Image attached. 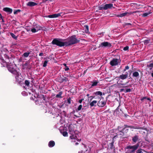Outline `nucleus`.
<instances>
[{
    "label": "nucleus",
    "instance_id": "nucleus-1",
    "mask_svg": "<svg viewBox=\"0 0 153 153\" xmlns=\"http://www.w3.org/2000/svg\"><path fill=\"white\" fill-rule=\"evenodd\" d=\"M65 39V46H69L77 44L80 42L79 40L76 38L75 35L72 36Z\"/></svg>",
    "mask_w": 153,
    "mask_h": 153
},
{
    "label": "nucleus",
    "instance_id": "nucleus-2",
    "mask_svg": "<svg viewBox=\"0 0 153 153\" xmlns=\"http://www.w3.org/2000/svg\"><path fill=\"white\" fill-rule=\"evenodd\" d=\"M51 44L60 47L65 46V39H54L52 41Z\"/></svg>",
    "mask_w": 153,
    "mask_h": 153
},
{
    "label": "nucleus",
    "instance_id": "nucleus-3",
    "mask_svg": "<svg viewBox=\"0 0 153 153\" xmlns=\"http://www.w3.org/2000/svg\"><path fill=\"white\" fill-rule=\"evenodd\" d=\"M138 143L134 145H129L126 146V149L128 150L125 153H135V151L138 149L139 146Z\"/></svg>",
    "mask_w": 153,
    "mask_h": 153
},
{
    "label": "nucleus",
    "instance_id": "nucleus-4",
    "mask_svg": "<svg viewBox=\"0 0 153 153\" xmlns=\"http://www.w3.org/2000/svg\"><path fill=\"white\" fill-rule=\"evenodd\" d=\"M129 130L128 129L123 128L121 130L118 132V137L121 138H127L128 137V132Z\"/></svg>",
    "mask_w": 153,
    "mask_h": 153
},
{
    "label": "nucleus",
    "instance_id": "nucleus-5",
    "mask_svg": "<svg viewBox=\"0 0 153 153\" xmlns=\"http://www.w3.org/2000/svg\"><path fill=\"white\" fill-rule=\"evenodd\" d=\"M111 46V44L110 43L107 42H104L99 44L98 48L101 47L103 48H109Z\"/></svg>",
    "mask_w": 153,
    "mask_h": 153
},
{
    "label": "nucleus",
    "instance_id": "nucleus-6",
    "mask_svg": "<svg viewBox=\"0 0 153 153\" xmlns=\"http://www.w3.org/2000/svg\"><path fill=\"white\" fill-rule=\"evenodd\" d=\"M106 103V100H105L103 97H101V98L97 103V105L100 107H104Z\"/></svg>",
    "mask_w": 153,
    "mask_h": 153
},
{
    "label": "nucleus",
    "instance_id": "nucleus-7",
    "mask_svg": "<svg viewBox=\"0 0 153 153\" xmlns=\"http://www.w3.org/2000/svg\"><path fill=\"white\" fill-rule=\"evenodd\" d=\"M12 74H13L14 75H15V78L16 79V81L17 82H18V83H19V84L22 82V81H19L18 80V78H19V72H18L16 70H12Z\"/></svg>",
    "mask_w": 153,
    "mask_h": 153
},
{
    "label": "nucleus",
    "instance_id": "nucleus-8",
    "mask_svg": "<svg viewBox=\"0 0 153 153\" xmlns=\"http://www.w3.org/2000/svg\"><path fill=\"white\" fill-rule=\"evenodd\" d=\"M57 79L58 81L60 83H62L64 82H66L68 81V79L63 76H58Z\"/></svg>",
    "mask_w": 153,
    "mask_h": 153
},
{
    "label": "nucleus",
    "instance_id": "nucleus-9",
    "mask_svg": "<svg viewBox=\"0 0 153 153\" xmlns=\"http://www.w3.org/2000/svg\"><path fill=\"white\" fill-rule=\"evenodd\" d=\"M118 59H114L110 61V64L112 66H114L118 65Z\"/></svg>",
    "mask_w": 153,
    "mask_h": 153
},
{
    "label": "nucleus",
    "instance_id": "nucleus-10",
    "mask_svg": "<svg viewBox=\"0 0 153 153\" xmlns=\"http://www.w3.org/2000/svg\"><path fill=\"white\" fill-rule=\"evenodd\" d=\"M132 140L133 144L136 143L137 142L140 140L139 136L137 134H135L133 137H132Z\"/></svg>",
    "mask_w": 153,
    "mask_h": 153
},
{
    "label": "nucleus",
    "instance_id": "nucleus-11",
    "mask_svg": "<svg viewBox=\"0 0 153 153\" xmlns=\"http://www.w3.org/2000/svg\"><path fill=\"white\" fill-rule=\"evenodd\" d=\"M69 133L71 134L75 133L74 127L72 125H69L68 126Z\"/></svg>",
    "mask_w": 153,
    "mask_h": 153
},
{
    "label": "nucleus",
    "instance_id": "nucleus-12",
    "mask_svg": "<svg viewBox=\"0 0 153 153\" xmlns=\"http://www.w3.org/2000/svg\"><path fill=\"white\" fill-rule=\"evenodd\" d=\"M61 16V13H58V14H54L52 15H50L48 16H45V17H48L51 18H57Z\"/></svg>",
    "mask_w": 153,
    "mask_h": 153
},
{
    "label": "nucleus",
    "instance_id": "nucleus-13",
    "mask_svg": "<svg viewBox=\"0 0 153 153\" xmlns=\"http://www.w3.org/2000/svg\"><path fill=\"white\" fill-rule=\"evenodd\" d=\"M3 10L4 11L7 13L8 14H10L13 12V10L12 9L8 7L4 8Z\"/></svg>",
    "mask_w": 153,
    "mask_h": 153
},
{
    "label": "nucleus",
    "instance_id": "nucleus-14",
    "mask_svg": "<svg viewBox=\"0 0 153 153\" xmlns=\"http://www.w3.org/2000/svg\"><path fill=\"white\" fill-rule=\"evenodd\" d=\"M131 128L137 129H142V130H146V128L144 127H140L138 126H131Z\"/></svg>",
    "mask_w": 153,
    "mask_h": 153
},
{
    "label": "nucleus",
    "instance_id": "nucleus-15",
    "mask_svg": "<svg viewBox=\"0 0 153 153\" xmlns=\"http://www.w3.org/2000/svg\"><path fill=\"white\" fill-rule=\"evenodd\" d=\"M37 4L36 3L32 1H29L27 4V5L30 7H33Z\"/></svg>",
    "mask_w": 153,
    "mask_h": 153
},
{
    "label": "nucleus",
    "instance_id": "nucleus-16",
    "mask_svg": "<svg viewBox=\"0 0 153 153\" xmlns=\"http://www.w3.org/2000/svg\"><path fill=\"white\" fill-rule=\"evenodd\" d=\"M113 6V4H106L104 5V8L105 10H106L108 9H111Z\"/></svg>",
    "mask_w": 153,
    "mask_h": 153
},
{
    "label": "nucleus",
    "instance_id": "nucleus-17",
    "mask_svg": "<svg viewBox=\"0 0 153 153\" xmlns=\"http://www.w3.org/2000/svg\"><path fill=\"white\" fill-rule=\"evenodd\" d=\"M131 14V13H128V12H125L123 13H122L119 15H118L117 16V17H122L123 16H125L127 15V14L128 15H130Z\"/></svg>",
    "mask_w": 153,
    "mask_h": 153
},
{
    "label": "nucleus",
    "instance_id": "nucleus-18",
    "mask_svg": "<svg viewBox=\"0 0 153 153\" xmlns=\"http://www.w3.org/2000/svg\"><path fill=\"white\" fill-rule=\"evenodd\" d=\"M55 145V142L52 140L50 141L48 143V146L50 147H52Z\"/></svg>",
    "mask_w": 153,
    "mask_h": 153
},
{
    "label": "nucleus",
    "instance_id": "nucleus-19",
    "mask_svg": "<svg viewBox=\"0 0 153 153\" xmlns=\"http://www.w3.org/2000/svg\"><path fill=\"white\" fill-rule=\"evenodd\" d=\"M34 26V27L37 31L42 30V27L38 25L35 24Z\"/></svg>",
    "mask_w": 153,
    "mask_h": 153
},
{
    "label": "nucleus",
    "instance_id": "nucleus-20",
    "mask_svg": "<svg viewBox=\"0 0 153 153\" xmlns=\"http://www.w3.org/2000/svg\"><path fill=\"white\" fill-rule=\"evenodd\" d=\"M144 152L148 153L144 149H143L140 148L138 149L136 151V153H144Z\"/></svg>",
    "mask_w": 153,
    "mask_h": 153
},
{
    "label": "nucleus",
    "instance_id": "nucleus-21",
    "mask_svg": "<svg viewBox=\"0 0 153 153\" xmlns=\"http://www.w3.org/2000/svg\"><path fill=\"white\" fill-rule=\"evenodd\" d=\"M127 77V74H123L122 75H120L119 77V78L122 79H126Z\"/></svg>",
    "mask_w": 153,
    "mask_h": 153
},
{
    "label": "nucleus",
    "instance_id": "nucleus-22",
    "mask_svg": "<svg viewBox=\"0 0 153 153\" xmlns=\"http://www.w3.org/2000/svg\"><path fill=\"white\" fill-rule=\"evenodd\" d=\"M97 102V101L96 100H93L92 102H90L89 104L90 105L91 107L93 106H96V104Z\"/></svg>",
    "mask_w": 153,
    "mask_h": 153
},
{
    "label": "nucleus",
    "instance_id": "nucleus-23",
    "mask_svg": "<svg viewBox=\"0 0 153 153\" xmlns=\"http://www.w3.org/2000/svg\"><path fill=\"white\" fill-rule=\"evenodd\" d=\"M139 76V73L137 71H135L133 73L132 76L133 77H137Z\"/></svg>",
    "mask_w": 153,
    "mask_h": 153
},
{
    "label": "nucleus",
    "instance_id": "nucleus-24",
    "mask_svg": "<svg viewBox=\"0 0 153 153\" xmlns=\"http://www.w3.org/2000/svg\"><path fill=\"white\" fill-rule=\"evenodd\" d=\"M131 91V89L130 88L127 89L126 90H125L123 88H122L120 89V92L124 91L125 93L130 92Z\"/></svg>",
    "mask_w": 153,
    "mask_h": 153
},
{
    "label": "nucleus",
    "instance_id": "nucleus-25",
    "mask_svg": "<svg viewBox=\"0 0 153 153\" xmlns=\"http://www.w3.org/2000/svg\"><path fill=\"white\" fill-rule=\"evenodd\" d=\"M63 94V92L62 91H60L59 92V94L57 95H56V98H62V95Z\"/></svg>",
    "mask_w": 153,
    "mask_h": 153
},
{
    "label": "nucleus",
    "instance_id": "nucleus-26",
    "mask_svg": "<svg viewBox=\"0 0 153 153\" xmlns=\"http://www.w3.org/2000/svg\"><path fill=\"white\" fill-rule=\"evenodd\" d=\"M91 82L92 83V84L91 86V88L93 87L97 86L99 82L94 81Z\"/></svg>",
    "mask_w": 153,
    "mask_h": 153
},
{
    "label": "nucleus",
    "instance_id": "nucleus-27",
    "mask_svg": "<svg viewBox=\"0 0 153 153\" xmlns=\"http://www.w3.org/2000/svg\"><path fill=\"white\" fill-rule=\"evenodd\" d=\"M94 94L96 95H99L101 96H101L102 95V92H101L100 91H97L95 92L94 93Z\"/></svg>",
    "mask_w": 153,
    "mask_h": 153
},
{
    "label": "nucleus",
    "instance_id": "nucleus-28",
    "mask_svg": "<svg viewBox=\"0 0 153 153\" xmlns=\"http://www.w3.org/2000/svg\"><path fill=\"white\" fill-rule=\"evenodd\" d=\"M84 28L85 29V32L86 33L89 32V27L88 25H85L84 26Z\"/></svg>",
    "mask_w": 153,
    "mask_h": 153
},
{
    "label": "nucleus",
    "instance_id": "nucleus-29",
    "mask_svg": "<svg viewBox=\"0 0 153 153\" xmlns=\"http://www.w3.org/2000/svg\"><path fill=\"white\" fill-rule=\"evenodd\" d=\"M147 67L149 68L150 70H152V68H153V61L152 63H150L149 65H147Z\"/></svg>",
    "mask_w": 153,
    "mask_h": 153
},
{
    "label": "nucleus",
    "instance_id": "nucleus-30",
    "mask_svg": "<svg viewBox=\"0 0 153 153\" xmlns=\"http://www.w3.org/2000/svg\"><path fill=\"white\" fill-rule=\"evenodd\" d=\"M30 53V52H25L23 53V56L25 57H27Z\"/></svg>",
    "mask_w": 153,
    "mask_h": 153
},
{
    "label": "nucleus",
    "instance_id": "nucleus-31",
    "mask_svg": "<svg viewBox=\"0 0 153 153\" xmlns=\"http://www.w3.org/2000/svg\"><path fill=\"white\" fill-rule=\"evenodd\" d=\"M150 42V39H146L144 41V43L145 45H147Z\"/></svg>",
    "mask_w": 153,
    "mask_h": 153
},
{
    "label": "nucleus",
    "instance_id": "nucleus-32",
    "mask_svg": "<svg viewBox=\"0 0 153 153\" xmlns=\"http://www.w3.org/2000/svg\"><path fill=\"white\" fill-rule=\"evenodd\" d=\"M10 35L12 37V38H14L15 39H16L17 38V36H15V35L13 33H10Z\"/></svg>",
    "mask_w": 153,
    "mask_h": 153
},
{
    "label": "nucleus",
    "instance_id": "nucleus-33",
    "mask_svg": "<svg viewBox=\"0 0 153 153\" xmlns=\"http://www.w3.org/2000/svg\"><path fill=\"white\" fill-rule=\"evenodd\" d=\"M61 133L62 134V135L64 137H66L68 136V132L66 131H64L62 132Z\"/></svg>",
    "mask_w": 153,
    "mask_h": 153
},
{
    "label": "nucleus",
    "instance_id": "nucleus-34",
    "mask_svg": "<svg viewBox=\"0 0 153 153\" xmlns=\"http://www.w3.org/2000/svg\"><path fill=\"white\" fill-rule=\"evenodd\" d=\"M71 135L70 136V138L71 139H74L75 140L76 139V138H77V137L76 136H74V134H71Z\"/></svg>",
    "mask_w": 153,
    "mask_h": 153
},
{
    "label": "nucleus",
    "instance_id": "nucleus-35",
    "mask_svg": "<svg viewBox=\"0 0 153 153\" xmlns=\"http://www.w3.org/2000/svg\"><path fill=\"white\" fill-rule=\"evenodd\" d=\"M28 65V62L26 61L25 63L22 65V66L24 68H27V66Z\"/></svg>",
    "mask_w": 153,
    "mask_h": 153
},
{
    "label": "nucleus",
    "instance_id": "nucleus-36",
    "mask_svg": "<svg viewBox=\"0 0 153 153\" xmlns=\"http://www.w3.org/2000/svg\"><path fill=\"white\" fill-rule=\"evenodd\" d=\"M25 84L26 85L29 86L30 85V82L28 80H25Z\"/></svg>",
    "mask_w": 153,
    "mask_h": 153
},
{
    "label": "nucleus",
    "instance_id": "nucleus-37",
    "mask_svg": "<svg viewBox=\"0 0 153 153\" xmlns=\"http://www.w3.org/2000/svg\"><path fill=\"white\" fill-rule=\"evenodd\" d=\"M151 13V12H148V13H143V15L142 16L144 17H146L148 16Z\"/></svg>",
    "mask_w": 153,
    "mask_h": 153
},
{
    "label": "nucleus",
    "instance_id": "nucleus-38",
    "mask_svg": "<svg viewBox=\"0 0 153 153\" xmlns=\"http://www.w3.org/2000/svg\"><path fill=\"white\" fill-rule=\"evenodd\" d=\"M98 8L99 10H105V9L104 8V5L103 6L102 5H100L98 7Z\"/></svg>",
    "mask_w": 153,
    "mask_h": 153
},
{
    "label": "nucleus",
    "instance_id": "nucleus-39",
    "mask_svg": "<svg viewBox=\"0 0 153 153\" xmlns=\"http://www.w3.org/2000/svg\"><path fill=\"white\" fill-rule=\"evenodd\" d=\"M128 83V82H127L126 83H120V84L121 85L124 86V85H126V84ZM128 87V86H123L122 87L124 88V87Z\"/></svg>",
    "mask_w": 153,
    "mask_h": 153
},
{
    "label": "nucleus",
    "instance_id": "nucleus-40",
    "mask_svg": "<svg viewBox=\"0 0 153 153\" xmlns=\"http://www.w3.org/2000/svg\"><path fill=\"white\" fill-rule=\"evenodd\" d=\"M39 98L42 99H43V100L44 101H46V98L45 97L44 95L43 94L41 95L39 97Z\"/></svg>",
    "mask_w": 153,
    "mask_h": 153
},
{
    "label": "nucleus",
    "instance_id": "nucleus-41",
    "mask_svg": "<svg viewBox=\"0 0 153 153\" xmlns=\"http://www.w3.org/2000/svg\"><path fill=\"white\" fill-rule=\"evenodd\" d=\"M21 10H20L18 9L17 10H15L14 11V14H17L18 13L20 12Z\"/></svg>",
    "mask_w": 153,
    "mask_h": 153
},
{
    "label": "nucleus",
    "instance_id": "nucleus-42",
    "mask_svg": "<svg viewBox=\"0 0 153 153\" xmlns=\"http://www.w3.org/2000/svg\"><path fill=\"white\" fill-rule=\"evenodd\" d=\"M114 142H112V143H109V147L110 149H112L114 146Z\"/></svg>",
    "mask_w": 153,
    "mask_h": 153
},
{
    "label": "nucleus",
    "instance_id": "nucleus-43",
    "mask_svg": "<svg viewBox=\"0 0 153 153\" xmlns=\"http://www.w3.org/2000/svg\"><path fill=\"white\" fill-rule=\"evenodd\" d=\"M48 61L47 60H46L44 61L43 65V66L44 67H45L46 66L47 64Z\"/></svg>",
    "mask_w": 153,
    "mask_h": 153
},
{
    "label": "nucleus",
    "instance_id": "nucleus-44",
    "mask_svg": "<svg viewBox=\"0 0 153 153\" xmlns=\"http://www.w3.org/2000/svg\"><path fill=\"white\" fill-rule=\"evenodd\" d=\"M129 68V67L128 65L126 66L125 68L123 69V71H125L126 70H128Z\"/></svg>",
    "mask_w": 153,
    "mask_h": 153
},
{
    "label": "nucleus",
    "instance_id": "nucleus-45",
    "mask_svg": "<svg viewBox=\"0 0 153 153\" xmlns=\"http://www.w3.org/2000/svg\"><path fill=\"white\" fill-rule=\"evenodd\" d=\"M31 32L33 33H35V32H36L37 31H38L36 29V28H35V27L32 29H31Z\"/></svg>",
    "mask_w": 153,
    "mask_h": 153
},
{
    "label": "nucleus",
    "instance_id": "nucleus-46",
    "mask_svg": "<svg viewBox=\"0 0 153 153\" xmlns=\"http://www.w3.org/2000/svg\"><path fill=\"white\" fill-rule=\"evenodd\" d=\"M67 103L70 104L71 103V99L70 97H69L67 99Z\"/></svg>",
    "mask_w": 153,
    "mask_h": 153
},
{
    "label": "nucleus",
    "instance_id": "nucleus-47",
    "mask_svg": "<svg viewBox=\"0 0 153 153\" xmlns=\"http://www.w3.org/2000/svg\"><path fill=\"white\" fill-rule=\"evenodd\" d=\"M82 105H79V106H78L76 110H77L78 111H79L82 108Z\"/></svg>",
    "mask_w": 153,
    "mask_h": 153
},
{
    "label": "nucleus",
    "instance_id": "nucleus-48",
    "mask_svg": "<svg viewBox=\"0 0 153 153\" xmlns=\"http://www.w3.org/2000/svg\"><path fill=\"white\" fill-rule=\"evenodd\" d=\"M128 73L129 76L130 77L129 79L131 78L130 77V75H131V74L132 72V70H129L128 71Z\"/></svg>",
    "mask_w": 153,
    "mask_h": 153
},
{
    "label": "nucleus",
    "instance_id": "nucleus-49",
    "mask_svg": "<svg viewBox=\"0 0 153 153\" xmlns=\"http://www.w3.org/2000/svg\"><path fill=\"white\" fill-rule=\"evenodd\" d=\"M129 49V47L128 46H126L125 47H124L123 48V50L125 51L128 50Z\"/></svg>",
    "mask_w": 153,
    "mask_h": 153
},
{
    "label": "nucleus",
    "instance_id": "nucleus-50",
    "mask_svg": "<svg viewBox=\"0 0 153 153\" xmlns=\"http://www.w3.org/2000/svg\"><path fill=\"white\" fill-rule=\"evenodd\" d=\"M4 56L5 58L6 59H9L10 58V57L9 56L6 54H4Z\"/></svg>",
    "mask_w": 153,
    "mask_h": 153
},
{
    "label": "nucleus",
    "instance_id": "nucleus-51",
    "mask_svg": "<svg viewBox=\"0 0 153 153\" xmlns=\"http://www.w3.org/2000/svg\"><path fill=\"white\" fill-rule=\"evenodd\" d=\"M65 71H68L69 70V68L67 66H66L65 68H64Z\"/></svg>",
    "mask_w": 153,
    "mask_h": 153
},
{
    "label": "nucleus",
    "instance_id": "nucleus-52",
    "mask_svg": "<svg viewBox=\"0 0 153 153\" xmlns=\"http://www.w3.org/2000/svg\"><path fill=\"white\" fill-rule=\"evenodd\" d=\"M131 25V24L130 23H126L124 24V26H126L127 25Z\"/></svg>",
    "mask_w": 153,
    "mask_h": 153
},
{
    "label": "nucleus",
    "instance_id": "nucleus-53",
    "mask_svg": "<svg viewBox=\"0 0 153 153\" xmlns=\"http://www.w3.org/2000/svg\"><path fill=\"white\" fill-rule=\"evenodd\" d=\"M124 126L125 127L124 128H131V126H129L126 124L124 125Z\"/></svg>",
    "mask_w": 153,
    "mask_h": 153
},
{
    "label": "nucleus",
    "instance_id": "nucleus-54",
    "mask_svg": "<svg viewBox=\"0 0 153 153\" xmlns=\"http://www.w3.org/2000/svg\"><path fill=\"white\" fill-rule=\"evenodd\" d=\"M0 59L1 60L2 62L3 63H6V62L4 60L3 58L2 57Z\"/></svg>",
    "mask_w": 153,
    "mask_h": 153
},
{
    "label": "nucleus",
    "instance_id": "nucleus-55",
    "mask_svg": "<svg viewBox=\"0 0 153 153\" xmlns=\"http://www.w3.org/2000/svg\"><path fill=\"white\" fill-rule=\"evenodd\" d=\"M90 149H86L84 153H90Z\"/></svg>",
    "mask_w": 153,
    "mask_h": 153
},
{
    "label": "nucleus",
    "instance_id": "nucleus-56",
    "mask_svg": "<svg viewBox=\"0 0 153 153\" xmlns=\"http://www.w3.org/2000/svg\"><path fill=\"white\" fill-rule=\"evenodd\" d=\"M83 100H84V99H81V100H79L78 102H79V103H81L82 102V101H83Z\"/></svg>",
    "mask_w": 153,
    "mask_h": 153
},
{
    "label": "nucleus",
    "instance_id": "nucleus-57",
    "mask_svg": "<svg viewBox=\"0 0 153 153\" xmlns=\"http://www.w3.org/2000/svg\"><path fill=\"white\" fill-rule=\"evenodd\" d=\"M44 55V54L43 53H42V52H41V53H40L39 54V56H43Z\"/></svg>",
    "mask_w": 153,
    "mask_h": 153
},
{
    "label": "nucleus",
    "instance_id": "nucleus-58",
    "mask_svg": "<svg viewBox=\"0 0 153 153\" xmlns=\"http://www.w3.org/2000/svg\"><path fill=\"white\" fill-rule=\"evenodd\" d=\"M134 5H135L136 6H138H138H140V4H137V3H134Z\"/></svg>",
    "mask_w": 153,
    "mask_h": 153
},
{
    "label": "nucleus",
    "instance_id": "nucleus-59",
    "mask_svg": "<svg viewBox=\"0 0 153 153\" xmlns=\"http://www.w3.org/2000/svg\"><path fill=\"white\" fill-rule=\"evenodd\" d=\"M116 135H115L113 138H115L116 137H117L118 136V133H117V134H116Z\"/></svg>",
    "mask_w": 153,
    "mask_h": 153
},
{
    "label": "nucleus",
    "instance_id": "nucleus-60",
    "mask_svg": "<svg viewBox=\"0 0 153 153\" xmlns=\"http://www.w3.org/2000/svg\"><path fill=\"white\" fill-rule=\"evenodd\" d=\"M147 100H149L150 102L151 101V98L149 97V98L147 97Z\"/></svg>",
    "mask_w": 153,
    "mask_h": 153
},
{
    "label": "nucleus",
    "instance_id": "nucleus-61",
    "mask_svg": "<svg viewBox=\"0 0 153 153\" xmlns=\"http://www.w3.org/2000/svg\"><path fill=\"white\" fill-rule=\"evenodd\" d=\"M12 70H14V69L13 68H12V69H9V70L12 73Z\"/></svg>",
    "mask_w": 153,
    "mask_h": 153
},
{
    "label": "nucleus",
    "instance_id": "nucleus-62",
    "mask_svg": "<svg viewBox=\"0 0 153 153\" xmlns=\"http://www.w3.org/2000/svg\"><path fill=\"white\" fill-rule=\"evenodd\" d=\"M144 99H144L143 98H143H141V100H141L142 101H143V100H144Z\"/></svg>",
    "mask_w": 153,
    "mask_h": 153
},
{
    "label": "nucleus",
    "instance_id": "nucleus-63",
    "mask_svg": "<svg viewBox=\"0 0 153 153\" xmlns=\"http://www.w3.org/2000/svg\"><path fill=\"white\" fill-rule=\"evenodd\" d=\"M0 18L2 19L3 18V17L1 14L0 13Z\"/></svg>",
    "mask_w": 153,
    "mask_h": 153
},
{
    "label": "nucleus",
    "instance_id": "nucleus-64",
    "mask_svg": "<svg viewBox=\"0 0 153 153\" xmlns=\"http://www.w3.org/2000/svg\"><path fill=\"white\" fill-rule=\"evenodd\" d=\"M83 151L82 150L80 152H79V153H83Z\"/></svg>",
    "mask_w": 153,
    "mask_h": 153
}]
</instances>
